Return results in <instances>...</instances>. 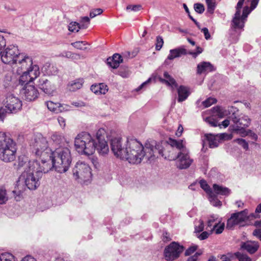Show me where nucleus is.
<instances>
[{
  "label": "nucleus",
  "mask_w": 261,
  "mask_h": 261,
  "mask_svg": "<svg viewBox=\"0 0 261 261\" xmlns=\"http://www.w3.org/2000/svg\"><path fill=\"white\" fill-rule=\"evenodd\" d=\"M126 143V156L124 160L129 163L139 164L144 158L150 160L155 157L154 145L152 144V141L146 143L144 147L136 139H127Z\"/></svg>",
  "instance_id": "f257e3e1"
},
{
  "label": "nucleus",
  "mask_w": 261,
  "mask_h": 261,
  "mask_svg": "<svg viewBox=\"0 0 261 261\" xmlns=\"http://www.w3.org/2000/svg\"><path fill=\"white\" fill-rule=\"evenodd\" d=\"M37 161L29 163V169H25L16 182V186L20 193L27 188L29 190H36L40 185L41 173L36 167L39 166Z\"/></svg>",
  "instance_id": "f03ea898"
},
{
  "label": "nucleus",
  "mask_w": 261,
  "mask_h": 261,
  "mask_svg": "<svg viewBox=\"0 0 261 261\" xmlns=\"http://www.w3.org/2000/svg\"><path fill=\"white\" fill-rule=\"evenodd\" d=\"M48 157L58 172L64 173L68 170L71 163V157L68 147L60 146L54 151H51Z\"/></svg>",
  "instance_id": "7ed1b4c3"
},
{
  "label": "nucleus",
  "mask_w": 261,
  "mask_h": 261,
  "mask_svg": "<svg viewBox=\"0 0 261 261\" xmlns=\"http://www.w3.org/2000/svg\"><path fill=\"white\" fill-rule=\"evenodd\" d=\"M74 145L76 150L82 154L90 155L96 150V143L87 132H82L75 138Z\"/></svg>",
  "instance_id": "20e7f679"
},
{
  "label": "nucleus",
  "mask_w": 261,
  "mask_h": 261,
  "mask_svg": "<svg viewBox=\"0 0 261 261\" xmlns=\"http://www.w3.org/2000/svg\"><path fill=\"white\" fill-rule=\"evenodd\" d=\"M172 146H176L178 151L177 154H171L168 156L171 160H178V167L179 169H187L192 164L193 160L190 158L189 151L186 148L185 142L182 144L181 142L177 143L174 141H170Z\"/></svg>",
  "instance_id": "39448f33"
},
{
  "label": "nucleus",
  "mask_w": 261,
  "mask_h": 261,
  "mask_svg": "<svg viewBox=\"0 0 261 261\" xmlns=\"http://www.w3.org/2000/svg\"><path fill=\"white\" fill-rule=\"evenodd\" d=\"M32 152L37 156H48L52 151L48 148L46 138L41 134H37L32 140L30 144Z\"/></svg>",
  "instance_id": "423d86ee"
},
{
  "label": "nucleus",
  "mask_w": 261,
  "mask_h": 261,
  "mask_svg": "<svg viewBox=\"0 0 261 261\" xmlns=\"http://www.w3.org/2000/svg\"><path fill=\"white\" fill-rule=\"evenodd\" d=\"M174 141L177 143L181 142L182 144H184L185 141L182 140H176L175 139H173L171 138H169L167 141V144L166 145L165 148H163L162 145L158 143H157L155 141H152V144H154V150L155 152V156L156 155V154L158 153L161 155L162 157L164 158L165 159H167L169 160H171L168 157L169 155L171 154H177V152L176 151V146H172L170 143V141Z\"/></svg>",
  "instance_id": "0eeeda50"
},
{
  "label": "nucleus",
  "mask_w": 261,
  "mask_h": 261,
  "mask_svg": "<svg viewBox=\"0 0 261 261\" xmlns=\"http://www.w3.org/2000/svg\"><path fill=\"white\" fill-rule=\"evenodd\" d=\"M20 54L18 47L14 45H9L0 52L2 61L7 64L16 63L20 57Z\"/></svg>",
  "instance_id": "6e6552de"
},
{
  "label": "nucleus",
  "mask_w": 261,
  "mask_h": 261,
  "mask_svg": "<svg viewBox=\"0 0 261 261\" xmlns=\"http://www.w3.org/2000/svg\"><path fill=\"white\" fill-rule=\"evenodd\" d=\"M229 112L231 115L230 118L234 123V128H246L249 126L251 122V119L245 115H239V110L233 106L229 108Z\"/></svg>",
  "instance_id": "1a4fd4ad"
},
{
  "label": "nucleus",
  "mask_w": 261,
  "mask_h": 261,
  "mask_svg": "<svg viewBox=\"0 0 261 261\" xmlns=\"http://www.w3.org/2000/svg\"><path fill=\"white\" fill-rule=\"evenodd\" d=\"M72 171L76 179H81L83 181L90 179L92 176L90 167L84 162H77Z\"/></svg>",
  "instance_id": "9d476101"
},
{
  "label": "nucleus",
  "mask_w": 261,
  "mask_h": 261,
  "mask_svg": "<svg viewBox=\"0 0 261 261\" xmlns=\"http://www.w3.org/2000/svg\"><path fill=\"white\" fill-rule=\"evenodd\" d=\"M126 140H123L120 137L114 138L111 140V150L116 157L124 160L126 156Z\"/></svg>",
  "instance_id": "9b49d317"
},
{
  "label": "nucleus",
  "mask_w": 261,
  "mask_h": 261,
  "mask_svg": "<svg viewBox=\"0 0 261 261\" xmlns=\"http://www.w3.org/2000/svg\"><path fill=\"white\" fill-rule=\"evenodd\" d=\"M184 250L183 246L172 242L166 246L164 251L165 259L167 261H173L178 258Z\"/></svg>",
  "instance_id": "f8f14e48"
},
{
  "label": "nucleus",
  "mask_w": 261,
  "mask_h": 261,
  "mask_svg": "<svg viewBox=\"0 0 261 261\" xmlns=\"http://www.w3.org/2000/svg\"><path fill=\"white\" fill-rule=\"evenodd\" d=\"M251 217H254V214L249 216L248 211L247 209L239 212L233 213L231 214V217L228 219L226 227L228 229H231L235 225L245 222L246 220L249 219Z\"/></svg>",
  "instance_id": "ddd939ff"
},
{
  "label": "nucleus",
  "mask_w": 261,
  "mask_h": 261,
  "mask_svg": "<svg viewBox=\"0 0 261 261\" xmlns=\"http://www.w3.org/2000/svg\"><path fill=\"white\" fill-rule=\"evenodd\" d=\"M21 73L22 74L19 77V84L22 85L24 84V86L29 85V83L32 82L39 75V67L38 65H35L33 67L32 70L23 71Z\"/></svg>",
  "instance_id": "4468645a"
},
{
  "label": "nucleus",
  "mask_w": 261,
  "mask_h": 261,
  "mask_svg": "<svg viewBox=\"0 0 261 261\" xmlns=\"http://www.w3.org/2000/svg\"><path fill=\"white\" fill-rule=\"evenodd\" d=\"M5 107L11 113H16L22 107L21 101L13 94L8 95L6 98Z\"/></svg>",
  "instance_id": "2eb2a0df"
},
{
  "label": "nucleus",
  "mask_w": 261,
  "mask_h": 261,
  "mask_svg": "<svg viewBox=\"0 0 261 261\" xmlns=\"http://www.w3.org/2000/svg\"><path fill=\"white\" fill-rule=\"evenodd\" d=\"M15 64L18 67L17 72L18 74H21V72L23 71L32 70L33 67L37 65L33 64L32 58L21 54H20V57L19 58L17 62Z\"/></svg>",
  "instance_id": "dca6fc26"
},
{
  "label": "nucleus",
  "mask_w": 261,
  "mask_h": 261,
  "mask_svg": "<svg viewBox=\"0 0 261 261\" xmlns=\"http://www.w3.org/2000/svg\"><path fill=\"white\" fill-rule=\"evenodd\" d=\"M17 149L14 141L5 132H0V150Z\"/></svg>",
  "instance_id": "f3484780"
},
{
  "label": "nucleus",
  "mask_w": 261,
  "mask_h": 261,
  "mask_svg": "<svg viewBox=\"0 0 261 261\" xmlns=\"http://www.w3.org/2000/svg\"><path fill=\"white\" fill-rule=\"evenodd\" d=\"M21 94L26 100L31 101L38 97L39 93L34 86L27 85L21 90Z\"/></svg>",
  "instance_id": "a211bd4d"
},
{
  "label": "nucleus",
  "mask_w": 261,
  "mask_h": 261,
  "mask_svg": "<svg viewBox=\"0 0 261 261\" xmlns=\"http://www.w3.org/2000/svg\"><path fill=\"white\" fill-rule=\"evenodd\" d=\"M48 109L55 113H61L69 110L70 106L65 104H61L58 102H54L52 101H48L45 102Z\"/></svg>",
  "instance_id": "6ab92c4d"
},
{
  "label": "nucleus",
  "mask_w": 261,
  "mask_h": 261,
  "mask_svg": "<svg viewBox=\"0 0 261 261\" xmlns=\"http://www.w3.org/2000/svg\"><path fill=\"white\" fill-rule=\"evenodd\" d=\"M16 151L17 149L0 150V159L5 163L12 162L16 159Z\"/></svg>",
  "instance_id": "aec40b11"
},
{
  "label": "nucleus",
  "mask_w": 261,
  "mask_h": 261,
  "mask_svg": "<svg viewBox=\"0 0 261 261\" xmlns=\"http://www.w3.org/2000/svg\"><path fill=\"white\" fill-rule=\"evenodd\" d=\"M38 86L42 91L47 94H52L55 89L54 84L47 79H40Z\"/></svg>",
  "instance_id": "412c9836"
},
{
  "label": "nucleus",
  "mask_w": 261,
  "mask_h": 261,
  "mask_svg": "<svg viewBox=\"0 0 261 261\" xmlns=\"http://www.w3.org/2000/svg\"><path fill=\"white\" fill-rule=\"evenodd\" d=\"M241 248L251 254L255 253L259 248V244L256 241H247L242 243Z\"/></svg>",
  "instance_id": "4be33fe9"
},
{
  "label": "nucleus",
  "mask_w": 261,
  "mask_h": 261,
  "mask_svg": "<svg viewBox=\"0 0 261 261\" xmlns=\"http://www.w3.org/2000/svg\"><path fill=\"white\" fill-rule=\"evenodd\" d=\"M121 62H122V57L118 54H115L112 57L107 59L108 65L114 69L118 68Z\"/></svg>",
  "instance_id": "5701e85b"
},
{
  "label": "nucleus",
  "mask_w": 261,
  "mask_h": 261,
  "mask_svg": "<svg viewBox=\"0 0 261 261\" xmlns=\"http://www.w3.org/2000/svg\"><path fill=\"white\" fill-rule=\"evenodd\" d=\"M177 101L179 102L185 101L190 94L189 88L184 86H180L177 88Z\"/></svg>",
  "instance_id": "b1692460"
},
{
  "label": "nucleus",
  "mask_w": 261,
  "mask_h": 261,
  "mask_svg": "<svg viewBox=\"0 0 261 261\" xmlns=\"http://www.w3.org/2000/svg\"><path fill=\"white\" fill-rule=\"evenodd\" d=\"M41 163L42 165L40 167V169L39 170L40 172L42 173H46L48 172L52 168H54L53 166V163H51V160H49V157L46 156H41Z\"/></svg>",
  "instance_id": "393cba45"
},
{
  "label": "nucleus",
  "mask_w": 261,
  "mask_h": 261,
  "mask_svg": "<svg viewBox=\"0 0 261 261\" xmlns=\"http://www.w3.org/2000/svg\"><path fill=\"white\" fill-rule=\"evenodd\" d=\"M186 54V49L182 47L171 49L170 50V54L165 61V62H167V60H173L175 58L180 57L181 55H185Z\"/></svg>",
  "instance_id": "a878e982"
},
{
  "label": "nucleus",
  "mask_w": 261,
  "mask_h": 261,
  "mask_svg": "<svg viewBox=\"0 0 261 261\" xmlns=\"http://www.w3.org/2000/svg\"><path fill=\"white\" fill-rule=\"evenodd\" d=\"M250 12V11L249 10V8L248 7H245L243 10V14L241 15L240 14V16L239 17V25L236 26L232 22L231 24L232 27H233L234 29H242L244 26L245 22L246 20V18L248 16V15Z\"/></svg>",
  "instance_id": "bb28decb"
},
{
  "label": "nucleus",
  "mask_w": 261,
  "mask_h": 261,
  "mask_svg": "<svg viewBox=\"0 0 261 261\" xmlns=\"http://www.w3.org/2000/svg\"><path fill=\"white\" fill-rule=\"evenodd\" d=\"M98 144H96V149L98 152L102 155L107 154L109 151V148L107 141L105 140H98Z\"/></svg>",
  "instance_id": "cd10ccee"
},
{
  "label": "nucleus",
  "mask_w": 261,
  "mask_h": 261,
  "mask_svg": "<svg viewBox=\"0 0 261 261\" xmlns=\"http://www.w3.org/2000/svg\"><path fill=\"white\" fill-rule=\"evenodd\" d=\"M91 90L96 94H105L108 91V88L106 85L101 83L92 85Z\"/></svg>",
  "instance_id": "c85d7f7f"
},
{
  "label": "nucleus",
  "mask_w": 261,
  "mask_h": 261,
  "mask_svg": "<svg viewBox=\"0 0 261 261\" xmlns=\"http://www.w3.org/2000/svg\"><path fill=\"white\" fill-rule=\"evenodd\" d=\"M164 79L160 78V81L167 85L171 86L172 88L177 87V84L175 80L166 71L164 73Z\"/></svg>",
  "instance_id": "c756f323"
},
{
  "label": "nucleus",
  "mask_w": 261,
  "mask_h": 261,
  "mask_svg": "<svg viewBox=\"0 0 261 261\" xmlns=\"http://www.w3.org/2000/svg\"><path fill=\"white\" fill-rule=\"evenodd\" d=\"M213 192L217 196V195L227 196L230 194V190L222 186H219L217 184L213 185Z\"/></svg>",
  "instance_id": "7c9ffc66"
},
{
  "label": "nucleus",
  "mask_w": 261,
  "mask_h": 261,
  "mask_svg": "<svg viewBox=\"0 0 261 261\" xmlns=\"http://www.w3.org/2000/svg\"><path fill=\"white\" fill-rule=\"evenodd\" d=\"M205 137L208 142L209 147L210 148H214L218 146L220 141L217 135H214L211 134H205Z\"/></svg>",
  "instance_id": "2f4dec72"
},
{
  "label": "nucleus",
  "mask_w": 261,
  "mask_h": 261,
  "mask_svg": "<svg viewBox=\"0 0 261 261\" xmlns=\"http://www.w3.org/2000/svg\"><path fill=\"white\" fill-rule=\"evenodd\" d=\"M213 70V66L209 63L203 62L197 65V73L201 74L204 72H210Z\"/></svg>",
  "instance_id": "473e14b6"
},
{
  "label": "nucleus",
  "mask_w": 261,
  "mask_h": 261,
  "mask_svg": "<svg viewBox=\"0 0 261 261\" xmlns=\"http://www.w3.org/2000/svg\"><path fill=\"white\" fill-rule=\"evenodd\" d=\"M230 107H229L227 110L221 107L217 106L213 108L214 113L216 114V115L219 118H222L228 114L231 115L229 112V108Z\"/></svg>",
  "instance_id": "72a5a7b5"
},
{
  "label": "nucleus",
  "mask_w": 261,
  "mask_h": 261,
  "mask_svg": "<svg viewBox=\"0 0 261 261\" xmlns=\"http://www.w3.org/2000/svg\"><path fill=\"white\" fill-rule=\"evenodd\" d=\"M245 0H239L236 7V12L234 14V16L232 19V23H233L236 26L239 25V17L240 16V13L241 12V8L244 4Z\"/></svg>",
  "instance_id": "f704fd0d"
},
{
  "label": "nucleus",
  "mask_w": 261,
  "mask_h": 261,
  "mask_svg": "<svg viewBox=\"0 0 261 261\" xmlns=\"http://www.w3.org/2000/svg\"><path fill=\"white\" fill-rule=\"evenodd\" d=\"M83 83L82 80L75 81L68 85V89L71 91H75L82 87Z\"/></svg>",
  "instance_id": "c9c22d12"
},
{
  "label": "nucleus",
  "mask_w": 261,
  "mask_h": 261,
  "mask_svg": "<svg viewBox=\"0 0 261 261\" xmlns=\"http://www.w3.org/2000/svg\"><path fill=\"white\" fill-rule=\"evenodd\" d=\"M224 227V223H220V222L219 221L213 226L212 228H211V232H214L217 234H220L223 231Z\"/></svg>",
  "instance_id": "e433bc0d"
},
{
  "label": "nucleus",
  "mask_w": 261,
  "mask_h": 261,
  "mask_svg": "<svg viewBox=\"0 0 261 261\" xmlns=\"http://www.w3.org/2000/svg\"><path fill=\"white\" fill-rule=\"evenodd\" d=\"M51 140L56 144H61L64 141L63 135L59 133H54L51 137Z\"/></svg>",
  "instance_id": "4c0bfd02"
},
{
  "label": "nucleus",
  "mask_w": 261,
  "mask_h": 261,
  "mask_svg": "<svg viewBox=\"0 0 261 261\" xmlns=\"http://www.w3.org/2000/svg\"><path fill=\"white\" fill-rule=\"evenodd\" d=\"M32 161H29L28 158L24 156H20L18 159V167L17 169H19L21 167H23L25 164H27V168L29 169V163Z\"/></svg>",
  "instance_id": "58836bf2"
},
{
  "label": "nucleus",
  "mask_w": 261,
  "mask_h": 261,
  "mask_svg": "<svg viewBox=\"0 0 261 261\" xmlns=\"http://www.w3.org/2000/svg\"><path fill=\"white\" fill-rule=\"evenodd\" d=\"M8 199L6 190L3 188H0V204L6 203Z\"/></svg>",
  "instance_id": "ea45409f"
},
{
  "label": "nucleus",
  "mask_w": 261,
  "mask_h": 261,
  "mask_svg": "<svg viewBox=\"0 0 261 261\" xmlns=\"http://www.w3.org/2000/svg\"><path fill=\"white\" fill-rule=\"evenodd\" d=\"M200 186L208 195H213V191L210 186L207 184L206 181L201 180L200 181Z\"/></svg>",
  "instance_id": "a19ab883"
},
{
  "label": "nucleus",
  "mask_w": 261,
  "mask_h": 261,
  "mask_svg": "<svg viewBox=\"0 0 261 261\" xmlns=\"http://www.w3.org/2000/svg\"><path fill=\"white\" fill-rule=\"evenodd\" d=\"M209 200L211 204L214 206H220L221 205V202L217 199V196L213 192V195H208Z\"/></svg>",
  "instance_id": "79ce46f5"
},
{
  "label": "nucleus",
  "mask_w": 261,
  "mask_h": 261,
  "mask_svg": "<svg viewBox=\"0 0 261 261\" xmlns=\"http://www.w3.org/2000/svg\"><path fill=\"white\" fill-rule=\"evenodd\" d=\"M71 45L78 49L80 50H86L87 47L85 46L87 44V43L84 41H76L71 43Z\"/></svg>",
  "instance_id": "37998d69"
},
{
  "label": "nucleus",
  "mask_w": 261,
  "mask_h": 261,
  "mask_svg": "<svg viewBox=\"0 0 261 261\" xmlns=\"http://www.w3.org/2000/svg\"><path fill=\"white\" fill-rule=\"evenodd\" d=\"M81 28V24L76 22H72L69 23L68 25V30L70 32H77Z\"/></svg>",
  "instance_id": "c03bdc74"
},
{
  "label": "nucleus",
  "mask_w": 261,
  "mask_h": 261,
  "mask_svg": "<svg viewBox=\"0 0 261 261\" xmlns=\"http://www.w3.org/2000/svg\"><path fill=\"white\" fill-rule=\"evenodd\" d=\"M107 133L104 128H99L96 133V138L97 140H105V137H107Z\"/></svg>",
  "instance_id": "a18cd8bd"
},
{
  "label": "nucleus",
  "mask_w": 261,
  "mask_h": 261,
  "mask_svg": "<svg viewBox=\"0 0 261 261\" xmlns=\"http://www.w3.org/2000/svg\"><path fill=\"white\" fill-rule=\"evenodd\" d=\"M1 261H15L14 256L9 253H5L0 255Z\"/></svg>",
  "instance_id": "49530a36"
},
{
  "label": "nucleus",
  "mask_w": 261,
  "mask_h": 261,
  "mask_svg": "<svg viewBox=\"0 0 261 261\" xmlns=\"http://www.w3.org/2000/svg\"><path fill=\"white\" fill-rule=\"evenodd\" d=\"M204 222L202 220H199L195 225V232L199 233L203 230Z\"/></svg>",
  "instance_id": "de8ad7c7"
},
{
  "label": "nucleus",
  "mask_w": 261,
  "mask_h": 261,
  "mask_svg": "<svg viewBox=\"0 0 261 261\" xmlns=\"http://www.w3.org/2000/svg\"><path fill=\"white\" fill-rule=\"evenodd\" d=\"M236 256L239 260V261H251V258L246 254L241 253L240 252H237L235 253Z\"/></svg>",
  "instance_id": "09e8293b"
},
{
  "label": "nucleus",
  "mask_w": 261,
  "mask_h": 261,
  "mask_svg": "<svg viewBox=\"0 0 261 261\" xmlns=\"http://www.w3.org/2000/svg\"><path fill=\"white\" fill-rule=\"evenodd\" d=\"M234 142L238 143L244 149H245L246 150L248 149V148H249L248 143L245 139L238 138V139L234 140Z\"/></svg>",
  "instance_id": "8fccbe9b"
},
{
  "label": "nucleus",
  "mask_w": 261,
  "mask_h": 261,
  "mask_svg": "<svg viewBox=\"0 0 261 261\" xmlns=\"http://www.w3.org/2000/svg\"><path fill=\"white\" fill-rule=\"evenodd\" d=\"M207 6V11L211 13H213L215 8L216 5L214 0H205Z\"/></svg>",
  "instance_id": "3c124183"
},
{
  "label": "nucleus",
  "mask_w": 261,
  "mask_h": 261,
  "mask_svg": "<svg viewBox=\"0 0 261 261\" xmlns=\"http://www.w3.org/2000/svg\"><path fill=\"white\" fill-rule=\"evenodd\" d=\"M217 102L216 99L212 97H209L202 102V104L204 108L210 107L212 105Z\"/></svg>",
  "instance_id": "603ef678"
},
{
  "label": "nucleus",
  "mask_w": 261,
  "mask_h": 261,
  "mask_svg": "<svg viewBox=\"0 0 261 261\" xmlns=\"http://www.w3.org/2000/svg\"><path fill=\"white\" fill-rule=\"evenodd\" d=\"M164 44V40L163 38L160 36H158L156 38V43H155V49L156 50H160Z\"/></svg>",
  "instance_id": "864d4df0"
},
{
  "label": "nucleus",
  "mask_w": 261,
  "mask_h": 261,
  "mask_svg": "<svg viewBox=\"0 0 261 261\" xmlns=\"http://www.w3.org/2000/svg\"><path fill=\"white\" fill-rule=\"evenodd\" d=\"M90 18L87 16L82 17L81 21L82 29H87L90 23Z\"/></svg>",
  "instance_id": "5fc2aeb1"
},
{
  "label": "nucleus",
  "mask_w": 261,
  "mask_h": 261,
  "mask_svg": "<svg viewBox=\"0 0 261 261\" xmlns=\"http://www.w3.org/2000/svg\"><path fill=\"white\" fill-rule=\"evenodd\" d=\"M233 130L238 134H239L242 137L248 136V130H246L245 128H233Z\"/></svg>",
  "instance_id": "6e6d98bb"
},
{
  "label": "nucleus",
  "mask_w": 261,
  "mask_h": 261,
  "mask_svg": "<svg viewBox=\"0 0 261 261\" xmlns=\"http://www.w3.org/2000/svg\"><path fill=\"white\" fill-rule=\"evenodd\" d=\"M195 11L199 13L202 14L204 11V7L203 5L200 3H196L194 5Z\"/></svg>",
  "instance_id": "4d7b16f0"
},
{
  "label": "nucleus",
  "mask_w": 261,
  "mask_h": 261,
  "mask_svg": "<svg viewBox=\"0 0 261 261\" xmlns=\"http://www.w3.org/2000/svg\"><path fill=\"white\" fill-rule=\"evenodd\" d=\"M103 12V10L100 8H97L93 9L90 13V17L92 18L97 15L101 14Z\"/></svg>",
  "instance_id": "13d9d810"
},
{
  "label": "nucleus",
  "mask_w": 261,
  "mask_h": 261,
  "mask_svg": "<svg viewBox=\"0 0 261 261\" xmlns=\"http://www.w3.org/2000/svg\"><path fill=\"white\" fill-rule=\"evenodd\" d=\"M205 121L207 122L211 126L216 127L218 126V121L213 118H206L205 119Z\"/></svg>",
  "instance_id": "bf43d9fd"
},
{
  "label": "nucleus",
  "mask_w": 261,
  "mask_h": 261,
  "mask_svg": "<svg viewBox=\"0 0 261 261\" xmlns=\"http://www.w3.org/2000/svg\"><path fill=\"white\" fill-rule=\"evenodd\" d=\"M217 135L220 141L221 140H230L231 139V136L226 133L217 134Z\"/></svg>",
  "instance_id": "052dcab7"
},
{
  "label": "nucleus",
  "mask_w": 261,
  "mask_h": 261,
  "mask_svg": "<svg viewBox=\"0 0 261 261\" xmlns=\"http://www.w3.org/2000/svg\"><path fill=\"white\" fill-rule=\"evenodd\" d=\"M211 233H212V232H211V230H210V232L207 231H203L201 233L197 236L200 240H203L207 239Z\"/></svg>",
  "instance_id": "680f3d73"
},
{
  "label": "nucleus",
  "mask_w": 261,
  "mask_h": 261,
  "mask_svg": "<svg viewBox=\"0 0 261 261\" xmlns=\"http://www.w3.org/2000/svg\"><path fill=\"white\" fill-rule=\"evenodd\" d=\"M141 8V6L140 5H128L126 7V10H132L134 12L139 11Z\"/></svg>",
  "instance_id": "e2e57ef3"
},
{
  "label": "nucleus",
  "mask_w": 261,
  "mask_h": 261,
  "mask_svg": "<svg viewBox=\"0 0 261 261\" xmlns=\"http://www.w3.org/2000/svg\"><path fill=\"white\" fill-rule=\"evenodd\" d=\"M218 219V217L216 215H212L207 221V227H211L213 225V223L215 222Z\"/></svg>",
  "instance_id": "0e129e2a"
},
{
  "label": "nucleus",
  "mask_w": 261,
  "mask_h": 261,
  "mask_svg": "<svg viewBox=\"0 0 261 261\" xmlns=\"http://www.w3.org/2000/svg\"><path fill=\"white\" fill-rule=\"evenodd\" d=\"M197 246L196 245L190 247L185 252V255L188 256L194 253L197 249Z\"/></svg>",
  "instance_id": "69168bd1"
},
{
  "label": "nucleus",
  "mask_w": 261,
  "mask_h": 261,
  "mask_svg": "<svg viewBox=\"0 0 261 261\" xmlns=\"http://www.w3.org/2000/svg\"><path fill=\"white\" fill-rule=\"evenodd\" d=\"M200 254L201 253L196 252L194 255L188 257L187 261H197L198 257Z\"/></svg>",
  "instance_id": "338daca9"
},
{
  "label": "nucleus",
  "mask_w": 261,
  "mask_h": 261,
  "mask_svg": "<svg viewBox=\"0 0 261 261\" xmlns=\"http://www.w3.org/2000/svg\"><path fill=\"white\" fill-rule=\"evenodd\" d=\"M253 235L261 241V229L258 228L255 229L253 232Z\"/></svg>",
  "instance_id": "774afa93"
}]
</instances>
